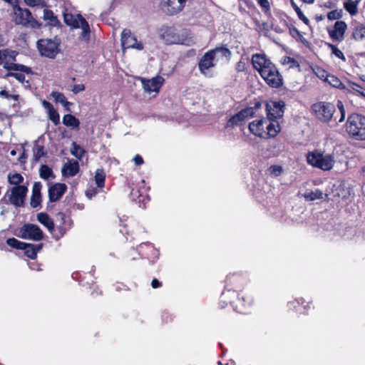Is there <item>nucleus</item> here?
I'll return each mask as SVG.
<instances>
[{
    "label": "nucleus",
    "instance_id": "obj_57",
    "mask_svg": "<svg viewBox=\"0 0 365 365\" xmlns=\"http://www.w3.org/2000/svg\"><path fill=\"white\" fill-rule=\"evenodd\" d=\"M351 88L353 91H354L356 93H357L359 94V91H361L363 89L359 85H358L356 83H352Z\"/></svg>",
    "mask_w": 365,
    "mask_h": 365
},
{
    "label": "nucleus",
    "instance_id": "obj_1",
    "mask_svg": "<svg viewBox=\"0 0 365 365\" xmlns=\"http://www.w3.org/2000/svg\"><path fill=\"white\" fill-rule=\"evenodd\" d=\"M231 56V51L225 46L216 47L206 52L198 62V68L206 77H211L210 68L219 63L227 62Z\"/></svg>",
    "mask_w": 365,
    "mask_h": 365
},
{
    "label": "nucleus",
    "instance_id": "obj_54",
    "mask_svg": "<svg viewBox=\"0 0 365 365\" xmlns=\"http://www.w3.org/2000/svg\"><path fill=\"white\" fill-rule=\"evenodd\" d=\"M41 103H42V106H43V108L47 110V113L49 110H51L52 109L54 108L53 105L46 100L42 101Z\"/></svg>",
    "mask_w": 365,
    "mask_h": 365
},
{
    "label": "nucleus",
    "instance_id": "obj_37",
    "mask_svg": "<svg viewBox=\"0 0 365 365\" xmlns=\"http://www.w3.org/2000/svg\"><path fill=\"white\" fill-rule=\"evenodd\" d=\"M267 172L271 177L276 178L280 176L283 173L284 169L281 165H273L267 168Z\"/></svg>",
    "mask_w": 365,
    "mask_h": 365
},
{
    "label": "nucleus",
    "instance_id": "obj_39",
    "mask_svg": "<svg viewBox=\"0 0 365 365\" xmlns=\"http://www.w3.org/2000/svg\"><path fill=\"white\" fill-rule=\"evenodd\" d=\"M353 36L356 40H361L365 37V26L363 24L357 25L353 31Z\"/></svg>",
    "mask_w": 365,
    "mask_h": 365
},
{
    "label": "nucleus",
    "instance_id": "obj_7",
    "mask_svg": "<svg viewBox=\"0 0 365 365\" xmlns=\"http://www.w3.org/2000/svg\"><path fill=\"white\" fill-rule=\"evenodd\" d=\"M315 117L322 123H329L336 110L335 106L329 102L319 101L312 106Z\"/></svg>",
    "mask_w": 365,
    "mask_h": 365
},
{
    "label": "nucleus",
    "instance_id": "obj_24",
    "mask_svg": "<svg viewBox=\"0 0 365 365\" xmlns=\"http://www.w3.org/2000/svg\"><path fill=\"white\" fill-rule=\"evenodd\" d=\"M8 73H6L4 78H7L9 77H14L18 81L21 83L24 87H30L29 81L26 79L25 74H27L25 72L16 71H7Z\"/></svg>",
    "mask_w": 365,
    "mask_h": 365
},
{
    "label": "nucleus",
    "instance_id": "obj_51",
    "mask_svg": "<svg viewBox=\"0 0 365 365\" xmlns=\"http://www.w3.org/2000/svg\"><path fill=\"white\" fill-rule=\"evenodd\" d=\"M51 95L53 98L54 101L57 103L62 102L63 99L65 97V96L62 93L58 91H53Z\"/></svg>",
    "mask_w": 365,
    "mask_h": 365
},
{
    "label": "nucleus",
    "instance_id": "obj_16",
    "mask_svg": "<svg viewBox=\"0 0 365 365\" xmlns=\"http://www.w3.org/2000/svg\"><path fill=\"white\" fill-rule=\"evenodd\" d=\"M186 0H163V9L169 15L179 13L185 6Z\"/></svg>",
    "mask_w": 365,
    "mask_h": 365
},
{
    "label": "nucleus",
    "instance_id": "obj_6",
    "mask_svg": "<svg viewBox=\"0 0 365 365\" xmlns=\"http://www.w3.org/2000/svg\"><path fill=\"white\" fill-rule=\"evenodd\" d=\"M60 44L61 40L55 37L54 38L39 39L36 43V46L41 56L54 58L61 51Z\"/></svg>",
    "mask_w": 365,
    "mask_h": 365
},
{
    "label": "nucleus",
    "instance_id": "obj_12",
    "mask_svg": "<svg viewBox=\"0 0 365 365\" xmlns=\"http://www.w3.org/2000/svg\"><path fill=\"white\" fill-rule=\"evenodd\" d=\"M121 46L123 48H134L142 51L144 48L141 41H138L130 29H124L121 33Z\"/></svg>",
    "mask_w": 365,
    "mask_h": 365
},
{
    "label": "nucleus",
    "instance_id": "obj_26",
    "mask_svg": "<svg viewBox=\"0 0 365 365\" xmlns=\"http://www.w3.org/2000/svg\"><path fill=\"white\" fill-rule=\"evenodd\" d=\"M58 216L60 217L61 223L58 227V230L61 234V237L66 232V231L71 228L72 222L69 217H67L63 212H58Z\"/></svg>",
    "mask_w": 365,
    "mask_h": 365
},
{
    "label": "nucleus",
    "instance_id": "obj_40",
    "mask_svg": "<svg viewBox=\"0 0 365 365\" xmlns=\"http://www.w3.org/2000/svg\"><path fill=\"white\" fill-rule=\"evenodd\" d=\"M326 81L334 88H341L344 87L341 81L334 75H327Z\"/></svg>",
    "mask_w": 365,
    "mask_h": 365
},
{
    "label": "nucleus",
    "instance_id": "obj_46",
    "mask_svg": "<svg viewBox=\"0 0 365 365\" xmlns=\"http://www.w3.org/2000/svg\"><path fill=\"white\" fill-rule=\"evenodd\" d=\"M291 4H292L293 9L296 11V13L298 16V18L300 20H302L305 24L308 25L309 23V20L304 15L303 12L299 9V7L294 3V1L293 0H291Z\"/></svg>",
    "mask_w": 365,
    "mask_h": 365
},
{
    "label": "nucleus",
    "instance_id": "obj_58",
    "mask_svg": "<svg viewBox=\"0 0 365 365\" xmlns=\"http://www.w3.org/2000/svg\"><path fill=\"white\" fill-rule=\"evenodd\" d=\"M20 150L21 151V153L19 157L18 160H23L27 158L28 156L26 155V150L23 146L21 147Z\"/></svg>",
    "mask_w": 365,
    "mask_h": 365
},
{
    "label": "nucleus",
    "instance_id": "obj_28",
    "mask_svg": "<svg viewBox=\"0 0 365 365\" xmlns=\"http://www.w3.org/2000/svg\"><path fill=\"white\" fill-rule=\"evenodd\" d=\"M63 123L72 129L78 130L80 126L79 120L71 114L64 115L63 117Z\"/></svg>",
    "mask_w": 365,
    "mask_h": 365
},
{
    "label": "nucleus",
    "instance_id": "obj_10",
    "mask_svg": "<svg viewBox=\"0 0 365 365\" xmlns=\"http://www.w3.org/2000/svg\"><path fill=\"white\" fill-rule=\"evenodd\" d=\"M17 236L26 240L40 241L43 238V233L38 225L27 223L19 229V234Z\"/></svg>",
    "mask_w": 365,
    "mask_h": 365
},
{
    "label": "nucleus",
    "instance_id": "obj_63",
    "mask_svg": "<svg viewBox=\"0 0 365 365\" xmlns=\"http://www.w3.org/2000/svg\"><path fill=\"white\" fill-rule=\"evenodd\" d=\"M317 74L320 78H324V80L326 81V76L327 74L326 73L325 71L322 70L320 73H318Z\"/></svg>",
    "mask_w": 365,
    "mask_h": 365
},
{
    "label": "nucleus",
    "instance_id": "obj_22",
    "mask_svg": "<svg viewBox=\"0 0 365 365\" xmlns=\"http://www.w3.org/2000/svg\"><path fill=\"white\" fill-rule=\"evenodd\" d=\"M25 247H23L21 250H24L25 255L31 259H35L37 257V253L42 247L43 244L40 243L38 245H34L25 242Z\"/></svg>",
    "mask_w": 365,
    "mask_h": 365
},
{
    "label": "nucleus",
    "instance_id": "obj_45",
    "mask_svg": "<svg viewBox=\"0 0 365 365\" xmlns=\"http://www.w3.org/2000/svg\"><path fill=\"white\" fill-rule=\"evenodd\" d=\"M307 160H325L323 156V153L319 150H314V151L309 152L306 155Z\"/></svg>",
    "mask_w": 365,
    "mask_h": 365
},
{
    "label": "nucleus",
    "instance_id": "obj_53",
    "mask_svg": "<svg viewBox=\"0 0 365 365\" xmlns=\"http://www.w3.org/2000/svg\"><path fill=\"white\" fill-rule=\"evenodd\" d=\"M258 4L263 9H269V3L268 0H258Z\"/></svg>",
    "mask_w": 365,
    "mask_h": 365
},
{
    "label": "nucleus",
    "instance_id": "obj_56",
    "mask_svg": "<svg viewBox=\"0 0 365 365\" xmlns=\"http://www.w3.org/2000/svg\"><path fill=\"white\" fill-rule=\"evenodd\" d=\"M230 295L235 296L236 293L234 291L231 292L230 290H228L227 292H223L222 294V299H225Z\"/></svg>",
    "mask_w": 365,
    "mask_h": 365
},
{
    "label": "nucleus",
    "instance_id": "obj_23",
    "mask_svg": "<svg viewBox=\"0 0 365 365\" xmlns=\"http://www.w3.org/2000/svg\"><path fill=\"white\" fill-rule=\"evenodd\" d=\"M78 18L80 19L79 28L82 29L81 33L79 35V38L86 42L89 41L90 38V26L86 20L83 18V16L78 14Z\"/></svg>",
    "mask_w": 365,
    "mask_h": 365
},
{
    "label": "nucleus",
    "instance_id": "obj_50",
    "mask_svg": "<svg viewBox=\"0 0 365 365\" xmlns=\"http://www.w3.org/2000/svg\"><path fill=\"white\" fill-rule=\"evenodd\" d=\"M337 106H338L339 110L341 113V116L339 120V123H341L345 119V110H344V105H343L342 102L340 101H338Z\"/></svg>",
    "mask_w": 365,
    "mask_h": 365
},
{
    "label": "nucleus",
    "instance_id": "obj_8",
    "mask_svg": "<svg viewBox=\"0 0 365 365\" xmlns=\"http://www.w3.org/2000/svg\"><path fill=\"white\" fill-rule=\"evenodd\" d=\"M259 73L269 86L279 88L282 85V77L273 63L264 66Z\"/></svg>",
    "mask_w": 365,
    "mask_h": 365
},
{
    "label": "nucleus",
    "instance_id": "obj_4",
    "mask_svg": "<svg viewBox=\"0 0 365 365\" xmlns=\"http://www.w3.org/2000/svg\"><path fill=\"white\" fill-rule=\"evenodd\" d=\"M346 130L356 140H365V117L357 113L350 115L346 122Z\"/></svg>",
    "mask_w": 365,
    "mask_h": 365
},
{
    "label": "nucleus",
    "instance_id": "obj_34",
    "mask_svg": "<svg viewBox=\"0 0 365 365\" xmlns=\"http://www.w3.org/2000/svg\"><path fill=\"white\" fill-rule=\"evenodd\" d=\"M64 21L67 25L76 29L79 28V24H81L78 15H77L76 17H74L71 14H64Z\"/></svg>",
    "mask_w": 365,
    "mask_h": 365
},
{
    "label": "nucleus",
    "instance_id": "obj_2",
    "mask_svg": "<svg viewBox=\"0 0 365 365\" xmlns=\"http://www.w3.org/2000/svg\"><path fill=\"white\" fill-rule=\"evenodd\" d=\"M250 131L256 136L267 139L275 137L280 131L278 122H269L266 119L257 120L249 124Z\"/></svg>",
    "mask_w": 365,
    "mask_h": 365
},
{
    "label": "nucleus",
    "instance_id": "obj_20",
    "mask_svg": "<svg viewBox=\"0 0 365 365\" xmlns=\"http://www.w3.org/2000/svg\"><path fill=\"white\" fill-rule=\"evenodd\" d=\"M78 161H67L61 168L62 176L71 178L75 176L79 172Z\"/></svg>",
    "mask_w": 365,
    "mask_h": 365
},
{
    "label": "nucleus",
    "instance_id": "obj_27",
    "mask_svg": "<svg viewBox=\"0 0 365 365\" xmlns=\"http://www.w3.org/2000/svg\"><path fill=\"white\" fill-rule=\"evenodd\" d=\"M252 63L254 68L258 70L259 73L260 71H262V68H264V66H266V65H267L268 63H271V62L267 61L263 56L258 53L254 54L252 56Z\"/></svg>",
    "mask_w": 365,
    "mask_h": 365
},
{
    "label": "nucleus",
    "instance_id": "obj_19",
    "mask_svg": "<svg viewBox=\"0 0 365 365\" xmlns=\"http://www.w3.org/2000/svg\"><path fill=\"white\" fill-rule=\"evenodd\" d=\"M346 28L347 26L344 21H337L334 24V29L332 30H329V34L332 39L341 41L344 38Z\"/></svg>",
    "mask_w": 365,
    "mask_h": 365
},
{
    "label": "nucleus",
    "instance_id": "obj_55",
    "mask_svg": "<svg viewBox=\"0 0 365 365\" xmlns=\"http://www.w3.org/2000/svg\"><path fill=\"white\" fill-rule=\"evenodd\" d=\"M151 286L153 288L156 289L160 287L162 284L157 279L154 278L151 282Z\"/></svg>",
    "mask_w": 365,
    "mask_h": 365
},
{
    "label": "nucleus",
    "instance_id": "obj_44",
    "mask_svg": "<svg viewBox=\"0 0 365 365\" xmlns=\"http://www.w3.org/2000/svg\"><path fill=\"white\" fill-rule=\"evenodd\" d=\"M25 4L30 7L45 8L47 3L45 0H24Z\"/></svg>",
    "mask_w": 365,
    "mask_h": 365
},
{
    "label": "nucleus",
    "instance_id": "obj_35",
    "mask_svg": "<svg viewBox=\"0 0 365 365\" xmlns=\"http://www.w3.org/2000/svg\"><path fill=\"white\" fill-rule=\"evenodd\" d=\"M281 63L284 66H287L288 68H299V62L294 58L289 56H284L281 59Z\"/></svg>",
    "mask_w": 365,
    "mask_h": 365
},
{
    "label": "nucleus",
    "instance_id": "obj_48",
    "mask_svg": "<svg viewBox=\"0 0 365 365\" xmlns=\"http://www.w3.org/2000/svg\"><path fill=\"white\" fill-rule=\"evenodd\" d=\"M329 47L331 49V53L339 58L346 61V58L341 50H339L336 46L329 43Z\"/></svg>",
    "mask_w": 365,
    "mask_h": 365
},
{
    "label": "nucleus",
    "instance_id": "obj_52",
    "mask_svg": "<svg viewBox=\"0 0 365 365\" xmlns=\"http://www.w3.org/2000/svg\"><path fill=\"white\" fill-rule=\"evenodd\" d=\"M85 90V86L83 84H76L73 86L71 91L75 94L81 93Z\"/></svg>",
    "mask_w": 365,
    "mask_h": 365
},
{
    "label": "nucleus",
    "instance_id": "obj_13",
    "mask_svg": "<svg viewBox=\"0 0 365 365\" xmlns=\"http://www.w3.org/2000/svg\"><path fill=\"white\" fill-rule=\"evenodd\" d=\"M27 192L28 189L24 185L13 187L11 189V194L9 196V202L16 207H24Z\"/></svg>",
    "mask_w": 365,
    "mask_h": 365
},
{
    "label": "nucleus",
    "instance_id": "obj_36",
    "mask_svg": "<svg viewBox=\"0 0 365 365\" xmlns=\"http://www.w3.org/2000/svg\"><path fill=\"white\" fill-rule=\"evenodd\" d=\"M40 177L44 180H48L50 178H53V173L51 168L48 165H42L39 169Z\"/></svg>",
    "mask_w": 365,
    "mask_h": 365
},
{
    "label": "nucleus",
    "instance_id": "obj_9",
    "mask_svg": "<svg viewBox=\"0 0 365 365\" xmlns=\"http://www.w3.org/2000/svg\"><path fill=\"white\" fill-rule=\"evenodd\" d=\"M160 38L168 45L185 44L186 36L173 27H163L160 30Z\"/></svg>",
    "mask_w": 365,
    "mask_h": 365
},
{
    "label": "nucleus",
    "instance_id": "obj_17",
    "mask_svg": "<svg viewBox=\"0 0 365 365\" xmlns=\"http://www.w3.org/2000/svg\"><path fill=\"white\" fill-rule=\"evenodd\" d=\"M164 79L161 76H156L151 79L141 78V83L145 91L148 93L158 92L163 83Z\"/></svg>",
    "mask_w": 365,
    "mask_h": 365
},
{
    "label": "nucleus",
    "instance_id": "obj_62",
    "mask_svg": "<svg viewBox=\"0 0 365 365\" xmlns=\"http://www.w3.org/2000/svg\"><path fill=\"white\" fill-rule=\"evenodd\" d=\"M290 34H292V36H294L295 34L298 35V36H301L299 31H298L297 29L296 28H292V29H290Z\"/></svg>",
    "mask_w": 365,
    "mask_h": 365
},
{
    "label": "nucleus",
    "instance_id": "obj_15",
    "mask_svg": "<svg viewBox=\"0 0 365 365\" xmlns=\"http://www.w3.org/2000/svg\"><path fill=\"white\" fill-rule=\"evenodd\" d=\"M255 115V110L252 107H248L239 111L235 115H232L227 122V125L237 126L242 125L247 118L253 117Z\"/></svg>",
    "mask_w": 365,
    "mask_h": 365
},
{
    "label": "nucleus",
    "instance_id": "obj_60",
    "mask_svg": "<svg viewBox=\"0 0 365 365\" xmlns=\"http://www.w3.org/2000/svg\"><path fill=\"white\" fill-rule=\"evenodd\" d=\"M63 106H64L67 110H69L68 106L71 105V103L67 101L66 97L63 99L62 102L60 103Z\"/></svg>",
    "mask_w": 365,
    "mask_h": 365
},
{
    "label": "nucleus",
    "instance_id": "obj_41",
    "mask_svg": "<svg viewBox=\"0 0 365 365\" xmlns=\"http://www.w3.org/2000/svg\"><path fill=\"white\" fill-rule=\"evenodd\" d=\"M71 152L73 155L80 160L82 158L85 150L82 147L73 142L72 143Z\"/></svg>",
    "mask_w": 365,
    "mask_h": 365
},
{
    "label": "nucleus",
    "instance_id": "obj_18",
    "mask_svg": "<svg viewBox=\"0 0 365 365\" xmlns=\"http://www.w3.org/2000/svg\"><path fill=\"white\" fill-rule=\"evenodd\" d=\"M67 190L64 183H56L48 188V198L51 202L59 200Z\"/></svg>",
    "mask_w": 365,
    "mask_h": 365
},
{
    "label": "nucleus",
    "instance_id": "obj_11",
    "mask_svg": "<svg viewBox=\"0 0 365 365\" xmlns=\"http://www.w3.org/2000/svg\"><path fill=\"white\" fill-rule=\"evenodd\" d=\"M145 181L142 180L140 184H138L130 188V199L139 204V207H145V204L150 200V197L147 193L148 188L144 186Z\"/></svg>",
    "mask_w": 365,
    "mask_h": 365
},
{
    "label": "nucleus",
    "instance_id": "obj_59",
    "mask_svg": "<svg viewBox=\"0 0 365 365\" xmlns=\"http://www.w3.org/2000/svg\"><path fill=\"white\" fill-rule=\"evenodd\" d=\"M0 97L3 98L10 99V94L5 90L0 91Z\"/></svg>",
    "mask_w": 365,
    "mask_h": 365
},
{
    "label": "nucleus",
    "instance_id": "obj_21",
    "mask_svg": "<svg viewBox=\"0 0 365 365\" xmlns=\"http://www.w3.org/2000/svg\"><path fill=\"white\" fill-rule=\"evenodd\" d=\"M41 187L42 185L40 182H35L33 185L30 202V205L33 208L41 207Z\"/></svg>",
    "mask_w": 365,
    "mask_h": 365
},
{
    "label": "nucleus",
    "instance_id": "obj_61",
    "mask_svg": "<svg viewBox=\"0 0 365 365\" xmlns=\"http://www.w3.org/2000/svg\"><path fill=\"white\" fill-rule=\"evenodd\" d=\"M6 45V41L5 40L3 35L0 33V47L4 46Z\"/></svg>",
    "mask_w": 365,
    "mask_h": 365
},
{
    "label": "nucleus",
    "instance_id": "obj_3",
    "mask_svg": "<svg viewBox=\"0 0 365 365\" xmlns=\"http://www.w3.org/2000/svg\"><path fill=\"white\" fill-rule=\"evenodd\" d=\"M19 53L9 48L0 50V65L6 71H16L25 72L28 75L33 74L31 68L23 64L16 63Z\"/></svg>",
    "mask_w": 365,
    "mask_h": 365
},
{
    "label": "nucleus",
    "instance_id": "obj_33",
    "mask_svg": "<svg viewBox=\"0 0 365 365\" xmlns=\"http://www.w3.org/2000/svg\"><path fill=\"white\" fill-rule=\"evenodd\" d=\"M359 2L357 0L349 1L344 3V7L349 13L351 16H354L358 12V5Z\"/></svg>",
    "mask_w": 365,
    "mask_h": 365
},
{
    "label": "nucleus",
    "instance_id": "obj_30",
    "mask_svg": "<svg viewBox=\"0 0 365 365\" xmlns=\"http://www.w3.org/2000/svg\"><path fill=\"white\" fill-rule=\"evenodd\" d=\"M45 155L44 147L41 141L36 140L33 145V157L34 160H39Z\"/></svg>",
    "mask_w": 365,
    "mask_h": 365
},
{
    "label": "nucleus",
    "instance_id": "obj_49",
    "mask_svg": "<svg viewBox=\"0 0 365 365\" xmlns=\"http://www.w3.org/2000/svg\"><path fill=\"white\" fill-rule=\"evenodd\" d=\"M342 16V11L341 10H333L328 13L327 18L332 21L336 19H339Z\"/></svg>",
    "mask_w": 365,
    "mask_h": 365
},
{
    "label": "nucleus",
    "instance_id": "obj_25",
    "mask_svg": "<svg viewBox=\"0 0 365 365\" xmlns=\"http://www.w3.org/2000/svg\"><path fill=\"white\" fill-rule=\"evenodd\" d=\"M38 221L46 227L50 232H52L54 230L53 220L50 216L46 212H40L37 215Z\"/></svg>",
    "mask_w": 365,
    "mask_h": 365
},
{
    "label": "nucleus",
    "instance_id": "obj_47",
    "mask_svg": "<svg viewBox=\"0 0 365 365\" xmlns=\"http://www.w3.org/2000/svg\"><path fill=\"white\" fill-rule=\"evenodd\" d=\"M49 119L55 125H58L60 123V116L58 113L53 108L49 110L48 113Z\"/></svg>",
    "mask_w": 365,
    "mask_h": 365
},
{
    "label": "nucleus",
    "instance_id": "obj_43",
    "mask_svg": "<svg viewBox=\"0 0 365 365\" xmlns=\"http://www.w3.org/2000/svg\"><path fill=\"white\" fill-rule=\"evenodd\" d=\"M9 182L11 185H15V186L20 185L24 180V178L19 173H13L9 174L8 176Z\"/></svg>",
    "mask_w": 365,
    "mask_h": 365
},
{
    "label": "nucleus",
    "instance_id": "obj_42",
    "mask_svg": "<svg viewBox=\"0 0 365 365\" xmlns=\"http://www.w3.org/2000/svg\"><path fill=\"white\" fill-rule=\"evenodd\" d=\"M6 242L7 245L16 250H21L24 247V246H25V242H21L14 237L8 238Z\"/></svg>",
    "mask_w": 365,
    "mask_h": 365
},
{
    "label": "nucleus",
    "instance_id": "obj_5",
    "mask_svg": "<svg viewBox=\"0 0 365 365\" xmlns=\"http://www.w3.org/2000/svg\"><path fill=\"white\" fill-rule=\"evenodd\" d=\"M12 18L16 24L21 25L26 28L39 29L42 25L41 23L34 18L31 12L28 9H23L18 4L13 7Z\"/></svg>",
    "mask_w": 365,
    "mask_h": 365
},
{
    "label": "nucleus",
    "instance_id": "obj_29",
    "mask_svg": "<svg viewBox=\"0 0 365 365\" xmlns=\"http://www.w3.org/2000/svg\"><path fill=\"white\" fill-rule=\"evenodd\" d=\"M324 193L322 190L316 189L314 191L307 190L304 194L303 197L306 201H314L315 200H320L323 198Z\"/></svg>",
    "mask_w": 365,
    "mask_h": 365
},
{
    "label": "nucleus",
    "instance_id": "obj_14",
    "mask_svg": "<svg viewBox=\"0 0 365 365\" xmlns=\"http://www.w3.org/2000/svg\"><path fill=\"white\" fill-rule=\"evenodd\" d=\"M285 103L282 101H270L267 104L266 110L268 120L277 122L276 120L283 116Z\"/></svg>",
    "mask_w": 365,
    "mask_h": 365
},
{
    "label": "nucleus",
    "instance_id": "obj_31",
    "mask_svg": "<svg viewBox=\"0 0 365 365\" xmlns=\"http://www.w3.org/2000/svg\"><path fill=\"white\" fill-rule=\"evenodd\" d=\"M106 172L103 168H98L95 173V181L98 187L102 188L105 185Z\"/></svg>",
    "mask_w": 365,
    "mask_h": 365
},
{
    "label": "nucleus",
    "instance_id": "obj_32",
    "mask_svg": "<svg viewBox=\"0 0 365 365\" xmlns=\"http://www.w3.org/2000/svg\"><path fill=\"white\" fill-rule=\"evenodd\" d=\"M308 163L312 165L314 168H317L322 169V170H331L334 164V161H307Z\"/></svg>",
    "mask_w": 365,
    "mask_h": 365
},
{
    "label": "nucleus",
    "instance_id": "obj_38",
    "mask_svg": "<svg viewBox=\"0 0 365 365\" xmlns=\"http://www.w3.org/2000/svg\"><path fill=\"white\" fill-rule=\"evenodd\" d=\"M43 19L45 21H49L50 23L55 26L58 23L57 17L54 15L53 12L50 9H45L43 10Z\"/></svg>",
    "mask_w": 365,
    "mask_h": 365
},
{
    "label": "nucleus",
    "instance_id": "obj_64",
    "mask_svg": "<svg viewBox=\"0 0 365 365\" xmlns=\"http://www.w3.org/2000/svg\"><path fill=\"white\" fill-rule=\"evenodd\" d=\"M4 1L9 3L11 6H13V7L14 6V5H16L18 3L17 0H4Z\"/></svg>",
    "mask_w": 365,
    "mask_h": 365
}]
</instances>
